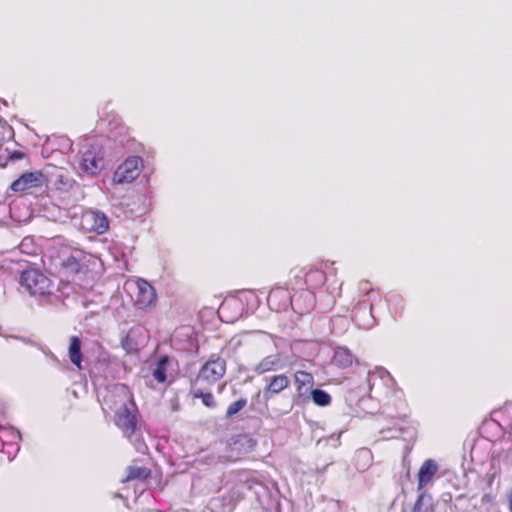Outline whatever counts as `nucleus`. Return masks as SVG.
<instances>
[{
  "label": "nucleus",
  "instance_id": "obj_1",
  "mask_svg": "<svg viewBox=\"0 0 512 512\" xmlns=\"http://www.w3.org/2000/svg\"><path fill=\"white\" fill-rule=\"evenodd\" d=\"M106 404L114 412V424L130 439L137 432L140 420L133 393L126 385H117L106 398Z\"/></svg>",
  "mask_w": 512,
  "mask_h": 512
},
{
  "label": "nucleus",
  "instance_id": "obj_2",
  "mask_svg": "<svg viewBox=\"0 0 512 512\" xmlns=\"http://www.w3.org/2000/svg\"><path fill=\"white\" fill-rule=\"evenodd\" d=\"M91 256L80 249H72L68 255L62 253L60 269L63 275L76 276L89 272Z\"/></svg>",
  "mask_w": 512,
  "mask_h": 512
},
{
  "label": "nucleus",
  "instance_id": "obj_3",
  "mask_svg": "<svg viewBox=\"0 0 512 512\" xmlns=\"http://www.w3.org/2000/svg\"><path fill=\"white\" fill-rule=\"evenodd\" d=\"M20 284L31 295H45L50 292L51 280L37 269H26L20 277Z\"/></svg>",
  "mask_w": 512,
  "mask_h": 512
},
{
  "label": "nucleus",
  "instance_id": "obj_4",
  "mask_svg": "<svg viewBox=\"0 0 512 512\" xmlns=\"http://www.w3.org/2000/svg\"><path fill=\"white\" fill-rule=\"evenodd\" d=\"M46 182L47 178L42 171L25 172L10 184L9 191L24 193L32 189L41 188Z\"/></svg>",
  "mask_w": 512,
  "mask_h": 512
},
{
  "label": "nucleus",
  "instance_id": "obj_5",
  "mask_svg": "<svg viewBox=\"0 0 512 512\" xmlns=\"http://www.w3.org/2000/svg\"><path fill=\"white\" fill-rule=\"evenodd\" d=\"M137 294L135 305L138 309L151 311L156 307L158 296L155 288L147 280L138 278L136 280Z\"/></svg>",
  "mask_w": 512,
  "mask_h": 512
},
{
  "label": "nucleus",
  "instance_id": "obj_6",
  "mask_svg": "<svg viewBox=\"0 0 512 512\" xmlns=\"http://www.w3.org/2000/svg\"><path fill=\"white\" fill-rule=\"evenodd\" d=\"M226 373V361L220 357H212L199 370L197 379L208 385L218 382Z\"/></svg>",
  "mask_w": 512,
  "mask_h": 512
},
{
  "label": "nucleus",
  "instance_id": "obj_7",
  "mask_svg": "<svg viewBox=\"0 0 512 512\" xmlns=\"http://www.w3.org/2000/svg\"><path fill=\"white\" fill-rule=\"evenodd\" d=\"M142 159L138 156L127 158L115 171L114 181L117 183H130L140 174Z\"/></svg>",
  "mask_w": 512,
  "mask_h": 512
},
{
  "label": "nucleus",
  "instance_id": "obj_8",
  "mask_svg": "<svg viewBox=\"0 0 512 512\" xmlns=\"http://www.w3.org/2000/svg\"><path fill=\"white\" fill-rule=\"evenodd\" d=\"M79 167L82 172L95 176L103 168V156L101 151L92 147L85 151L81 157Z\"/></svg>",
  "mask_w": 512,
  "mask_h": 512
},
{
  "label": "nucleus",
  "instance_id": "obj_9",
  "mask_svg": "<svg viewBox=\"0 0 512 512\" xmlns=\"http://www.w3.org/2000/svg\"><path fill=\"white\" fill-rule=\"evenodd\" d=\"M294 384L299 398H307L314 385V377L310 372L298 370L294 373Z\"/></svg>",
  "mask_w": 512,
  "mask_h": 512
},
{
  "label": "nucleus",
  "instance_id": "obj_10",
  "mask_svg": "<svg viewBox=\"0 0 512 512\" xmlns=\"http://www.w3.org/2000/svg\"><path fill=\"white\" fill-rule=\"evenodd\" d=\"M438 465L433 459H427L421 465L418 472V490L426 487L436 475Z\"/></svg>",
  "mask_w": 512,
  "mask_h": 512
},
{
  "label": "nucleus",
  "instance_id": "obj_11",
  "mask_svg": "<svg viewBox=\"0 0 512 512\" xmlns=\"http://www.w3.org/2000/svg\"><path fill=\"white\" fill-rule=\"evenodd\" d=\"M282 368V356L279 353L264 357L256 366L257 374L277 371Z\"/></svg>",
  "mask_w": 512,
  "mask_h": 512
},
{
  "label": "nucleus",
  "instance_id": "obj_12",
  "mask_svg": "<svg viewBox=\"0 0 512 512\" xmlns=\"http://www.w3.org/2000/svg\"><path fill=\"white\" fill-rule=\"evenodd\" d=\"M290 380L285 374H278L271 377L270 382L265 387V396L269 398L272 395L279 394L289 387Z\"/></svg>",
  "mask_w": 512,
  "mask_h": 512
},
{
  "label": "nucleus",
  "instance_id": "obj_13",
  "mask_svg": "<svg viewBox=\"0 0 512 512\" xmlns=\"http://www.w3.org/2000/svg\"><path fill=\"white\" fill-rule=\"evenodd\" d=\"M326 280L325 271L318 268H310L304 278V282L309 290L321 288L326 283Z\"/></svg>",
  "mask_w": 512,
  "mask_h": 512
},
{
  "label": "nucleus",
  "instance_id": "obj_14",
  "mask_svg": "<svg viewBox=\"0 0 512 512\" xmlns=\"http://www.w3.org/2000/svg\"><path fill=\"white\" fill-rule=\"evenodd\" d=\"M151 476V470L145 466L131 465L126 468V476L123 483L130 481L144 482Z\"/></svg>",
  "mask_w": 512,
  "mask_h": 512
},
{
  "label": "nucleus",
  "instance_id": "obj_15",
  "mask_svg": "<svg viewBox=\"0 0 512 512\" xmlns=\"http://www.w3.org/2000/svg\"><path fill=\"white\" fill-rule=\"evenodd\" d=\"M81 339L78 336H71L69 339L68 355L72 364L79 370L82 368L83 355L81 352Z\"/></svg>",
  "mask_w": 512,
  "mask_h": 512
},
{
  "label": "nucleus",
  "instance_id": "obj_16",
  "mask_svg": "<svg viewBox=\"0 0 512 512\" xmlns=\"http://www.w3.org/2000/svg\"><path fill=\"white\" fill-rule=\"evenodd\" d=\"M353 355L346 348H338L333 356V363L341 368L350 367L353 363Z\"/></svg>",
  "mask_w": 512,
  "mask_h": 512
},
{
  "label": "nucleus",
  "instance_id": "obj_17",
  "mask_svg": "<svg viewBox=\"0 0 512 512\" xmlns=\"http://www.w3.org/2000/svg\"><path fill=\"white\" fill-rule=\"evenodd\" d=\"M313 402L321 407L330 405L332 397L329 393L321 389H312L309 393Z\"/></svg>",
  "mask_w": 512,
  "mask_h": 512
},
{
  "label": "nucleus",
  "instance_id": "obj_18",
  "mask_svg": "<svg viewBox=\"0 0 512 512\" xmlns=\"http://www.w3.org/2000/svg\"><path fill=\"white\" fill-rule=\"evenodd\" d=\"M168 361H169L168 356H161L156 364L154 371H153V377L159 383H163L166 380V366H167Z\"/></svg>",
  "mask_w": 512,
  "mask_h": 512
},
{
  "label": "nucleus",
  "instance_id": "obj_19",
  "mask_svg": "<svg viewBox=\"0 0 512 512\" xmlns=\"http://www.w3.org/2000/svg\"><path fill=\"white\" fill-rule=\"evenodd\" d=\"M193 398H200L202 403L207 408L216 407V401L211 392H203L202 390H196L193 392Z\"/></svg>",
  "mask_w": 512,
  "mask_h": 512
},
{
  "label": "nucleus",
  "instance_id": "obj_20",
  "mask_svg": "<svg viewBox=\"0 0 512 512\" xmlns=\"http://www.w3.org/2000/svg\"><path fill=\"white\" fill-rule=\"evenodd\" d=\"M247 405V399L246 398H240L233 403H231L225 413L226 418H231L238 412H240L242 409H244Z\"/></svg>",
  "mask_w": 512,
  "mask_h": 512
},
{
  "label": "nucleus",
  "instance_id": "obj_21",
  "mask_svg": "<svg viewBox=\"0 0 512 512\" xmlns=\"http://www.w3.org/2000/svg\"><path fill=\"white\" fill-rule=\"evenodd\" d=\"M93 217L95 219L94 229L98 233H104L109 227V222H108L107 217L104 214H99V213H94Z\"/></svg>",
  "mask_w": 512,
  "mask_h": 512
},
{
  "label": "nucleus",
  "instance_id": "obj_22",
  "mask_svg": "<svg viewBox=\"0 0 512 512\" xmlns=\"http://www.w3.org/2000/svg\"><path fill=\"white\" fill-rule=\"evenodd\" d=\"M426 497V493L425 492H422L420 493V495L417 497L414 505H413V508H412V511L411 512H425L423 510V501H424V498Z\"/></svg>",
  "mask_w": 512,
  "mask_h": 512
},
{
  "label": "nucleus",
  "instance_id": "obj_23",
  "mask_svg": "<svg viewBox=\"0 0 512 512\" xmlns=\"http://www.w3.org/2000/svg\"><path fill=\"white\" fill-rule=\"evenodd\" d=\"M26 157V154L22 151H19V150H16V151H13L11 153H9L8 157H7V161H16V160H20V159H23Z\"/></svg>",
  "mask_w": 512,
  "mask_h": 512
},
{
  "label": "nucleus",
  "instance_id": "obj_24",
  "mask_svg": "<svg viewBox=\"0 0 512 512\" xmlns=\"http://www.w3.org/2000/svg\"><path fill=\"white\" fill-rule=\"evenodd\" d=\"M228 308V303L226 301H224L221 305H220V308L218 310V313L220 315V317H223L225 311L227 310Z\"/></svg>",
  "mask_w": 512,
  "mask_h": 512
},
{
  "label": "nucleus",
  "instance_id": "obj_25",
  "mask_svg": "<svg viewBox=\"0 0 512 512\" xmlns=\"http://www.w3.org/2000/svg\"><path fill=\"white\" fill-rule=\"evenodd\" d=\"M296 280L295 281H288L286 283V287L287 288H294V286H296L298 283H299V279H298V276H295Z\"/></svg>",
  "mask_w": 512,
  "mask_h": 512
},
{
  "label": "nucleus",
  "instance_id": "obj_26",
  "mask_svg": "<svg viewBox=\"0 0 512 512\" xmlns=\"http://www.w3.org/2000/svg\"><path fill=\"white\" fill-rule=\"evenodd\" d=\"M508 509H509V512H512V492L509 495Z\"/></svg>",
  "mask_w": 512,
  "mask_h": 512
},
{
  "label": "nucleus",
  "instance_id": "obj_27",
  "mask_svg": "<svg viewBox=\"0 0 512 512\" xmlns=\"http://www.w3.org/2000/svg\"><path fill=\"white\" fill-rule=\"evenodd\" d=\"M60 181L64 184V185H67V186H70V180L69 179H66V181L64 182V179H60Z\"/></svg>",
  "mask_w": 512,
  "mask_h": 512
},
{
  "label": "nucleus",
  "instance_id": "obj_28",
  "mask_svg": "<svg viewBox=\"0 0 512 512\" xmlns=\"http://www.w3.org/2000/svg\"><path fill=\"white\" fill-rule=\"evenodd\" d=\"M273 295H274V291H271V292L269 293V295H268V299H267L269 303H270V301H271V299H272Z\"/></svg>",
  "mask_w": 512,
  "mask_h": 512
},
{
  "label": "nucleus",
  "instance_id": "obj_29",
  "mask_svg": "<svg viewBox=\"0 0 512 512\" xmlns=\"http://www.w3.org/2000/svg\"><path fill=\"white\" fill-rule=\"evenodd\" d=\"M224 387H225V384H222V385L220 386V388H219V392H221V391L224 389Z\"/></svg>",
  "mask_w": 512,
  "mask_h": 512
}]
</instances>
